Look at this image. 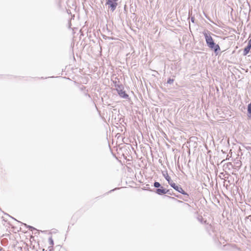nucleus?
Listing matches in <instances>:
<instances>
[{
  "mask_svg": "<svg viewBox=\"0 0 251 251\" xmlns=\"http://www.w3.org/2000/svg\"><path fill=\"white\" fill-rule=\"evenodd\" d=\"M191 21H192V22H193V23L194 22V18H191Z\"/></svg>",
  "mask_w": 251,
  "mask_h": 251,
  "instance_id": "14",
  "label": "nucleus"
},
{
  "mask_svg": "<svg viewBox=\"0 0 251 251\" xmlns=\"http://www.w3.org/2000/svg\"><path fill=\"white\" fill-rule=\"evenodd\" d=\"M247 46H250V47H251V38L248 41V45Z\"/></svg>",
  "mask_w": 251,
  "mask_h": 251,
  "instance_id": "13",
  "label": "nucleus"
},
{
  "mask_svg": "<svg viewBox=\"0 0 251 251\" xmlns=\"http://www.w3.org/2000/svg\"><path fill=\"white\" fill-rule=\"evenodd\" d=\"M25 226H27V227L28 228V229L32 231L33 230H36V229L33 226H27L26 224H25Z\"/></svg>",
  "mask_w": 251,
  "mask_h": 251,
  "instance_id": "9",
  "label": "nucleus"
},
{
  "mask_svg": "<svg viewBox=\"0 0 251 251\" xmlns=\"http://www.w3.org/2000/svg\"><path fill=\"white\" fill-rule=\"evenodd\" d=\"M117 0H106V4L108 5L111 10L114 11L117 6Z\"/></svg>",
  "mask_w": 251,
  "mask_h": 251,
  "instance_id": "3",
  "label": "nucleus"
},
{
  "mask_svg": "<svg viewBox=\"0 0 251 251\" xmlns=\"http://www.w3.org/2000/svg\"><path fill=\"white\" fill-rule=\"evenodd\" d=\"M164 176L166 180L168 182L169 184L170 185V186L172 187H173L175 190H176L177 192L180 193L181 194L184 195H187V196H188V194L183 190V189L180 185H176V183L173 181L171 177L168 176L167 174H166V175H164Z\"/></svg>",
  "mask_w": 251,
  "mask_h": 251,
  "instance_id": "2",
  "label": "nucleus"
},
{
  "mask_svg": "<svg viewBox=\"0 0 251 251\" xmlns=\"http://www.w3.org/2000/svg\"><path fill=\"white\" fill-rule=\"evenodd\" d=\"M251 47L247 46L244 50L243 55H246L250 52Z\"/></svg>",
  "mask_w": 251,
  "mask_h": 251,
  "instance_id": "7",
  "label": "nucleus"
},
{
  "mask_svg": "<svg viewBox=\"0 0 251 251\" xmlns=\"http://www.w3.org/2000/svg\"><path fill=\"white\" fill-rule=\"evenodd\" d=\"M174 79L169 78L167 80V83L169 84H172L174 82Z\"/></svg>",
  "mask_w": 251,
  "mask_h": 251,
  "instance_id": "11",
  "label": "nucleus"
},
{
  "mask_svg": "<svg viewBox=\"0 0 251 251\" xmlns=\"http://www.w3.org/2000/svg\"><path fill=\"white\" fill-rule=\"evenodd\" d=\"M114 83V86L116 87V89L117 92H119V90L122 89L123 88V85L121 84H117L116 81H113Z\"/></svg>",
  "mask_w": 251,
  "mask_h": 251,
  "instance_id": "6",
  "label": "nucleus"
},
{
  "mask_svg": "<svg viewBox=\"0 0 251 251\" xmlns=\"http://www.w3.org/2000/svg\"><path fill=\"white\" fill-rule=\"evenodd\" d=\"M118 93L121 98L124 99H127L128 98V95L126 94L125 91H123L122 89L119 90Z\"/></svg>",
  "mask_w": 251,
  "mask_h": 251,
  "instance_id": "5",
  "label": "nucleus"
},
{
  "mask_svg": "<svg viewBox=\"0 0 251 251\" xmlns=\"http://www.w3.org/2000/svg\"><path fill=\"white\" fill-rule=\"evenodd\" d=\"M160 187V188H158L155 190V192L158 195H161L167 194L169 192V190H166V189L164 188L162 186H161Z\"/></svg>",
  "mask_w": 251,
  "mask_h": 251,
  "instance_id": "4",
  "label": "nucleus"
},
{
  "mask_svg": "<svg viewBox=\"0 0 251 251\" xmlns=\"http://www.w3.org/2000/svg\"><path fill=\"white\" fill-rule=\"evenodd\" d=\"M248 112L251 114V102L248 106Z\"/></svg>",
  "mask_w": 251,
  "mask_h": 251,
  "instance_id": "10",
  "label": "nucleus"
},
{
  "mask_svg": "<svg viewBox=\"0 0 251 251\" xmlns=\"http://www.w3.org/2000/svg\"><path fill=\"white\" fill-rule=\"evenodd\" d=\"M153 186L156 188H159L161 187V184L158 182H155L153 184Z\"/></svg>",
  "mask_w": 251,
  "mask_h": 251,
  "instance_id": "8",
  "label": "nucleus"
},
{
  "mask_svg": "<svg viewBox=\"0 0 251 251\" xmlns=\"http://www.w3.org/2000/svg\"><path fill=\"white\" fill-rule=\"evenodd\" d=\"M49 243H50V244L51 246H52L53 245V241L51 237L49 239Z\"/></svg>",
  "mask_w": 251,
  "mask_h": 251,
  "instance_id": "12",
  "label": "nucleus"
},
{
  "mask_svg": "<svg viewBox=\"0 0 251 251\" xmlns=\"http://www.w3.org/2000/svg\"><path fill=\"white\" fill-rule=\"evenodd\" d=\"M167 194L171 195V192H170V191L168 193H167Z\"/></svg>",
  "mask_w": 251,
  "mask_h": 251,
  "instance_id": "15",
  "label": "nucleus"
},
{
  "mask_svg": "<svg viewBox=\"0 0 251 251\" xmlns=\"http://www.w3.org/2000/svg\"><path fill=\"white\" fill-rule=\"evenodd\" d=\"M203 34L207 46L211 49L213 50L215 52L220 50V46L218 44H216L214 43L212 37L210 35V34H208L207 33H204Z\"/></svg>",
  "mask_w": 251,
  "mask_h": 251,
  "instance_id": "1",
  "label": "nucleus"
}]
</instances>
